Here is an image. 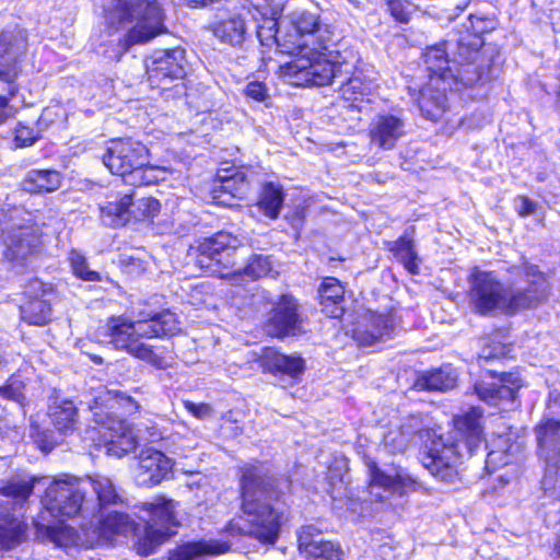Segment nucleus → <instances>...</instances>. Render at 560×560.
Segmentation results:
<instances>
[{"label": "nucleus", "instance_id": "obj_1", "mask_svg": "<svg viewBox=\"0 0 560 560\" xmlns=\"http://www.w3.org/2000/svg\"><path fill=\"white\" fill-rule=\"evenodd\" d=\"M241 510L249 524V534L261 544L275 545L287 521L278 480L258 465H245L240 478Z\"/></svg>", "mask_w": 560, "mask_h": 560}, {"label": "nucleus", "instance_id": "obj_2", "mask_svg": "<svg viewBox=\"0 0 560 560\" xmlns=\"http://www.w3.org/2000/svg\"><path fill=\"white\" fill-rule=\"evenodd\" d=\"M409 434L411 442L417 445L424 443L427 454L422 458L423 466L435 478L453 483L459 477L460 456L458 444L444 439L439 429L433 427L432 418L423 412H413L401 419L399 425Z\"/></svg>", "mask_w": 560, "mask_h": 560}, {"label": "nucleus", "instance_id": "obj_3", "mask_svg": "<svg viewBox=\"0 0 560 560\" xmlns=\"http://www.w3.org/2000/svg\"><path fill=\"white\" fill-rule=\"evenodd\" d=\"M453 77L464 85L485 82L500 74V52L492 46H485L481 36L468 32L455 39H448Z\"/></svg>", "mask_w": 560, "mask_h": 560}, {"label": "nucleus", "instance_id": "obj_4", "mask_svg": "<svg viewBox=\"0 0 560 560\" xmlns=\"http://www.w3.org/2000/svg\"><path fill=\"white\" fill-rule=\"evenodd\" d=\"M102 161L112 174L136 187L156 184L165 176L164 168L149 163L148 148L131 138L110 140Z\"/></svg>", "mask_w": 560, "mask_h": 560}, {"label": "nucleus", "instance_id": "obj_5", "mask_svg": "<svg viewBox=\"0 0 560 560\" xmlns=\"http://www.w3.org/2000/svg\"><path fill=\"white\" fill-rule=\"evenodd\" d=\"M105 18L109 26L116 30L136 21V25L125 36L126 50L136 44H145L166 31L158 0H109Z\"/></svg>", "mask_w": 560, "mask_h": 560}, {"label": "nucleus", "instance_id": "obj_6", "mask_svg": "<svg viewBox=\"0 0 560 560\" xmlns=\"http://www.w3.org/2000/svg\"><path fill=\"white\" fill-rule=\"evenodd\" d=\"M332 51L305 49L298 59L287 63L285 75L295 85L324 86L334 84L340 77L350 74L353 66L346 62L339 50L331 46Z\"/></svg>", "mask_w": 560, "mask_h": 560}, {"label": "nucleus", "instance_id": "obj_7", "mask_svg": "<svg viewBox=\"0 0 560 560\" xmlns=\"http://www.w3.org/2000/svg\"><path fill=\"white\" fill-rule=\"evenodd\" d=\"M291 30L287 32L282 52L301 54L305 49L331 50L336 46L334 34L327 25H320L319 16L304 8H298L289 14Z\"/></svg>", "mask_w": 560, "mask_h": 560}, {"label": "nucleus", "instance_id": "obj_8", "mask_svg": "<svg viewBox=\"0 0 560 560\" xmlns=\"http://www.w3.org/2000/svg\"><path fill=\"white\" fill-rule=\"evenodd\" d=\"M85 494L82 479L55 480L46 489L44 504L54 517L96 516V506H90Z\"/></svg>", "mask_w": 560, "mask_h": 560}, {"label": "nucleus", "instance_id": "obj_9", "mask_svg": "<svg viewBox=\"0 0 560 560\" xmlns=\"http://www.w3.org/2000/svg\"><path fill=\"white\" fill-rule=\"evenodd\" d=\"M175 505L174 501L165 498H156L153 502L144 504L145 511L149 513V520L143 535L136 544L139 555L149 556L153 553L160 545L174 535L172 526L176 525Z\"/></svg>", "mask_w": 560, "mask_h": 560}, {"label": "nucleus", "instance_id": "obj_10", "mask_svg": "<svg viewBox=\"0 0 560 560\" xmlns=\"http://www.w3.org/2000/svg\"><path fill=\"white\" fill-rule=\"evenodd\" d=\"M28 47L27 33L21 28L0 32V82L7 84V93L14 96L19 89L15 83L21 73Z\"/></svg>", "mask_w": 560, "mask_h": 560}, {"label": "nucleus", "instance_id": "obj_11", "mask_svg": "<svg viewBox=\"0 0 560 560\" xmlns=\"http://www.w3.org/2000/svg\"><path fill=\"white\" fill-rule=\"evenodd\" d=\"M469 299L472 307L480 314L510 310V291L503 283L487 271L476 270L470 277Z\"/></svg>", "mask_w": 560, "mask_h": 560}, {"label": "nucleus", "instance_id": "obj_12", "mask_svg": "<svg viewBox=\"0 0 560 560\" xmlns=\"http://www.w3.org/2000/svg\"><path fill=\"white\" fill-rule=\"evenodd\" d=\"M514 269L524 277V287L510 290V310L516 312L542 304L549 295V283L537 266L524 264Z\"/></svg>", "mask_w": 560, "mask_h": 560}, {"label": "nucleus", "instance_id": "obj_13", "mask_svg": "<svg viewBox=\"0 0 560 560\" xmlns=\"http://www.w3.org/2000/svg\"><path fill=\"white\" fill-rule=\"evenodd\" d=\"M300 304L291 294H282L267 314L264 329L268 336L284 338L301 332Z\"/></svg>", "mask_w": 560, "mask_h": 560}, {"label": "nucleus", "instance_id": "obj_14", "mask_svg": "<svg viewBox=\"0 0 560 560\" xmlns=\"http://www.w3.org/2000/svg\"><path fill=\"white\" fill-rule=\"evenodd\" d=\"M185 50L174 48L154 51L147 61V74L152 88L166 90V83L185 77Z\"/></svg>", "mask_w": 560, "mask_h": 560}, {"label": "nucleus", "instance_id": "obj_15", "mask_svg": "<svg viewBox=\"0 0 560 560\" xmlns=\"http://www.w3.org/2000/svg\"><path fill=\"white\" fill-rule=\"evenodd\" d=\"M100 434L104 439L105 452L109 456L120 458L136 450L138 439L133 428L122 419L112 416L96 420Z\"/></svg>", "mask_w": 560, "mask_h": 560}, {"label": "nucleus", "instance_id": "obj_16", "mask_svg": "<svg viewBox=\"0 0 560 560\" xmlns=\"http://www.w3.org/2000/svg\"><path fill=\"white\" fill-rule=\"evenodd\" d=\"M371 500L386 502L392 495H404L413 489L416 481L404 470H395L394 474L385 472L375 463L369 465Z\"/></svg>", "mask_w": 560, "mask_h": 560}, {"label": "nucleus", "instance_id": "obj_17", "mask_svg": "<svg viewBox=\"0 0 560 560\" xmlns=\"http://www.w3.org/2000/svg\"><path fill=\"white\" fill-rule=\"evenodd\" d=\"M241 241L228 232H218L199 245V262L210 268L213 266L231 268L236 262V252Z\"/></svg>", "mask_w": 560, "mask_h": 560}, {"label": "nucleus", "instance_id": "obj_18", "mask_svg": "<svg viewBox=\"0 0 560 560\" xmlns=\"http://www.w3.org/2000/svg\"><path fill=\"white\" fill-rule=\"evenodd\" d=\"M4 256L11 261H21L38 250L40 235L34 226H11L3 231Z\"/></svg>", "mask_w": 560, "mask_h": 560}, {"label": "nucleus", "instance_id": "obj_19", "mask_svg": "<svg viewBox=\"0 0 560 560\" xmlns=\"http://www.w3.org/2000/svg\"><path fill=\"white\" fill-rule=\"evenodd\" d=\"M249 190V180L244 172L222 170L212 187V198L217 203L231 207L233 199H243Z\"/></svg>", "mask_w": 560, "mask_h": 560}, {"label": "nucleus", "instance_id": "obj_20", "mask_svg": "<svg viewBox=\"0 0 560 560\" xmlns=\"http://www.w3.org/2000/svg\"><path fill=\"white\" fill-rule=\"evenodd\" d=\"M133 323L139 340L173 336L180 330L176 314L170 310L149 313L148 315L140 314Z\"/></svg>", "mask_w": 560, "mask_h": 560}, {"label": "nucleus", "instance_id": "obj_21", "mask_svg": "<svg viewBox=\"0 0 560 560\" xmlns=\"http://www.w3.org/2000/svg\"><path fill=\"white\" fill-rule=\"evenodd\" d=\"M47 415L55 429L62 434L72 433L79 423V410L73 400L57 389L48 396Z\"/></svg>", "mask_w": 560, "mask_h": 560}, {"label": "nucleus", "instance_id": "obj_22", "mask_svg": "<svg viewBox=\"0 0 560 560\" xmlns=\"http://www.w3.org/2000/svg\"><path fill=\"white\" fill-rule=\"evenodd\" d=\"M172 462L154 448L143 450L138 458L137 479L140 485L152 487L160 483L171 471Z\"/></svg>", "mask_w": 560, "mask_h": 560}, {"label": "nucleus", "instance_id": "obj_23", "mask_svg": "<svg viewBox=\"0 0 560 560\" xmlns=\"http://www.w3.org/2000/svg\"><path fill=\"white\" fill-rule=\"evenodd\" d=\"M405 121L396 115H377L370 125L371 143L383 150H390L405 136Z\"/></svg>", "mask_w": 560, "mask_h": 560}, {"label": "nucleus", "instance_id": "obj_24", "mask_svg": "<svg viewBox=\"0 0 560 560\" xmlns=\"http://www.w3.org/2000/svg\"><path fill=\"white\" fill-rule=\"evenodd\" d=\"M521 387L518 377L511 373H502L497 382H480L475 390L480 399L497 405L500 401H514Z\"/></svg>", "mask_w": 560, "mask_h": 560}, {"label": "nucleus", "instance_id": "obj_25", "mask_svg": "<svg viewBox=\"0 0 560 560\" xmlns=\"http://www.w3.org/2000/svg\"><path fill=\"white\" fill-rule=\"evenodd\" d=\"M394 330V318L369 312L353 330V337L362 346H371Z\"/></svg>", "mask_w": 560, "mask_h": 560}, {"label": "nucleus", "instance_id": "obj_26", "mask_svg": "<svg viewBox=\"0 0 560 560\" xmlns=\"http://www.w3.org/2000/svg\"><path fill=\"white\" fill-rule=\"evenodd\" d=\"M538 454L551 468L560 463V421L547 420L536 428Z\"/></svg>", "mask_w": 560, "mask_h": 560}, {"label": "nucleus", "instance_id": "obj_27", "mask_svg": "<svg viewBox=\"0 0 560 560\" xmlns=\"http://www.w3.org/2000/svg\"><path fill=\"white\" fill-rule=\"evenodd\" d=\"M108 342L117 350H122L132 355V350L141 343L136 335L133 320L125 317H112L106 324Z\"/></svg>", "mask_w": 560, "mask_h": 560}, {"label": "nucleus", "instance_id": "obj_28", "mask_svg": "<svg viewBox=\"0 0 560 560\" xmlns=\"http://www.w3.org/2000/svg\"><path fill=\"white\" fill-rule=\"evenodd\" d=\"M345 290L340 281L336 278H326L319 289L318 299L322 305V312L331 318H338L343 314Z\"/></svg>", "mask_w": 560, "mask_h": 560}, {"label": "nucleus", "instance_id": "obj_29", "mask_svg": "<svg viewBox=\"0 0 560 560\" xmlns=\"http://www.w3.org/2000/svg\"><path fill=\"white\" fill-rule=\"evenodd\" d=\"M92 517L96 518L95 532L105 539L110 538L113 535L127 536L136 530V523L129 515L121 512L114 511L104 517L98 516V514Z\"/></svg>", "mask_w": 560, "mask_h": 560}, {"label": "nucleus", "instance_id": "obj_30", "mask_svg": "<svg viewBox=\"0 0 560 560\" xmlns=\"http://www.w3.org/2000/svg\"><path fill=\"white\" fill-rule=\"evenodd\" d=\"M417 102L422 116L433 121L439 120L447 107V96L444 91L431 84L419 91Z\"/></svg>", "mask_w": 560, "mask_h": 560}, {"label": "nucleus", "instance_id": "obj_31", "mask_svg": "<svg viewBox=\"0 0 560 560\" xmlns=\"http://www.w3.org/2000/svg\"><path fill=\"white\" fill-rule=\"evenodd\" d=\"M411 233L406 231L396 241L388 243V250L393 253L394 257L400 261L404 267L412 275L419 273L420 258L416 250V244L411 236L415 229L410 228Z\"/></svg>", "mask_w": 560, "mask_h": 560}, {"label": "nucleus", "instance_id": "obj_32", "mask_svg": "<svg viewBox=\"0 0 560 560\" xmlns=\"http://www.w3.org/2000/svg\"><path fill=\"white\" fill-rule=\"evenodd\" d=\"M25 533V525L19 516L11 514L9 509L0 505V547L13 549L21 544Z\"/></svg>", "mask_w": 560, "mask_h": 560}, {"label": "nucleus", "instance_id": "obj_33", "mask_svg": "<svg viewBox=\"0 0 560 560\" xmlns=\"http://www.w3.org/2000/svg\"><path fill=\"white\" fill-rule=\"evenodd\" d=\"M214 36L231 46H241L247 36L244 19L236 14L217 22L213 26Z\"/></svg>", "mask_w": 560, "mask_h": 560}, {"label": "nucleus", "instance_id": "obj_34", "mask_svg": "<svg viewBox=\"0 0 560 560\" xmlns=\"http://www.w3.org/2000/svg\"><path fill=\"white\" fill-rule=\"evenodd\" d=\"M85 485V491L92 489L96 495L97 502L90 501V506H96V514L102 511L107 504H116L120 497L117 493L116 487L113 481L102 475H95L93 477H86L82 479Z\"/></svg>", "mask_w": 560, "mask_h": 560}, {"label": "nucleus", "instance_id": "obj_35", "mask_svg": "<svg viewBox=\"0 0 560 560\" xmlns=\"http://www.w3.org/2000/svg\"><path fill=\"white\" fill-rule=\"evenodd\" d=\"M131 195L125 194L119 199L100 205V219L109 228L124 226L130 220Z\"/></svg>", "mask_w": 560, "mask_h": 560}, {"label": "nucleus", "instance_id": "obj_36", "mask_svg": "<svg viewBox=\"0 0 560 560\" xmlns=\"http://www.w3.org/2000/svg\"><path fill=\"white\" fill-rule=\"evenodd\" d=\"M451 51L445 43L428 47L423 54V60L429 72L438 75L439 79L446 78L447 73L453 77L454 68L450 57Z\"/></svg>", "mask_w": 560, "mask_h": 560}, {"label": "nucleus", "instance_id": "obj_37", "mask_svg": "<svg viewBox=\"0 0 560 560\" xmlns=\"http://www.w3.org/2000/svg\"><path fill=\"white\" fill-rule=\"evenodd\" d=\"M61 174L55 170H31L23 179V189L30 192H50L61 185Z\"/></svg>", "mask_w": 560, "mask_h": 560}, {"label": "nucleus", "instance_id": "obj_38", "mask_svg": "<svg viewBox=\"0 0 560 560\" xmlns=\"http://www.w3.org/2000/svg\"><path fill=\"white\" fill-rule=\"evenodd\" d=\"M38 478L12 477L0 488V494L12 499L14 509H23L30 495L33 493L35 482Z\"/></svg>", "mask_w": 560, "mask_h": 560}, {"label": "nucleus", "instance_id": "obj_39", "mask_svg": "<svg viewBox=\"0 0 560 560\" xmlns=\"http://www.w3.org/2000/svg\"><path fill=\"white\" fill-rule=\"evenodd\" d=\"M479 420L480 413L476 409L465 415L457 416L454 419L455 430L466 439V445L470 451L477 447L482 441V430Z\"/></svg>", "mask_w": 560, "mask_h": 560}, {"label": "nucleus", "instance_id": "obj_40", "mask_svg": "<svg viewBox=\"0 0 560 560\" xmlns=\"http://www.w3.org/2000/svg\"><path fill=\"white\" fill-rule=\"evenodd\" d=\"M228 550L225 544L214 541H197L178 547L174 550L168 560H198L205 555H221Z\"/></svg>", "mask_w": 560, "mask_h": 560}, {"label": "nucleus", "instance_id": "obj_41", "mask_svg": "<svg viewBox=\"0 0 560 560\" xmlns=\"http://www.w3.org/2000/svg\"><path fill=\"white\" fill-rule=\"evenodd\" d=\"M283 199L282 187L269 182L262 185L257 206L265 215L270 219H277L282 208Z\"/></svg>", "mask_w": 560, "mask_h": 560}, {"label": "nucleus", "instance_id": "obj_42", "mask_svg": "<svg viewBox=\"0 0 560 560\" xmlns=\"http://www.w3.org/2000/svg\"><path fill=\"white\" fill-rule=\"evenodd\" d=\"M455 382L456 380L451 371L439 369L419 376L415 383V387L419 390L446 392L454 387Z\"/></svg>", "mask_w": 560, "mask_h": 560}, {"label": "nucleus", "instance_id": "obj_43", "mask_svg": "<svg viewBox=\"0 0 560 560\" xmlns=\"http://www.w3.org/2000/svg\"><path fill=\"white\" fill-rule=\"evenodd\" d=\"M256 35L260 44L266 47L276 45L282 51V44L287 32L280 30V24L277 19L271 16H264L256 26Z\"/></svg>", "mask_w": 560, "mask_h": 560}, {"label": "nucleus", "instance_id": "obj_44", "mask_svg": "<svg viewBox=\"0 0 560 560\" xmlns=\"http://www.w3.org/2000/svg\"><path fill=\"white\" fill-rule=\"evenodd\" d=\"M51 316V307L44 299L28 300L21 306V317L30 325L44 326Z\"/></svg>", "mask_w": 560, "mask_h": 560}, {"label": "nucleus", "instance_id": "obj_45", "mask_svg": "<svg viewBox=\"0 0 560 560\" xmlns=\"http://www.w3.org/2000/svg\"><path fill=\"white\" fill-rule=\"evenodd\" d=\"M98 399L110 404V408H119L127 416H132L140 410V404L130 395L120 390H106L104 396L96 398L95 404H98Z\"/></svg>", "mask_w": 560, "mask_h": 560}, {"label": "nucleus", "instance_id": "obj_46", "mask_svg": "<svg viewBox=\"0 0 560 560\" xmlns=\"http://www.w3.org/2000/svg\"><path fill=\"white\" fill-rule=\"evenodd\" d=\"M272 261L270 256L257 254L253 255L247 265L235 273V276H245L249 280H257L270 273Z\"/></svg>", "mask_w": 560, "mask_h": 560}, {"label": "nucleus", "instance_id": "obj_47", "mask_svg": "<svg viewBox=\"0 0 560 560\" xmlns=\"http://www.w3.org/2000/svg\"><path fill=\"white\" fill-rule=\"evenodd\" d=\"M131 195L130 218L136 220H145L155 217L160 212L161 205L153 197H141L133 201L135 194Z\"/></svg>", "mask_w": 560, "mask_h": 560}, {"label": "nucleus", "instance_id": "obj_48", "mask_svg": "<svg viewBox=\"0 0 560 560\" xmlns=\"http://www.w3.org/2000/svg\"><path fill=\"white\" fill-rule=\"evenodd\" d=\"M335 83L339 84V90L343 98L349 101H358L359 97L365 94V90L368 89L361 78L353 75L352 72L350 74L343 73Z\"/></svg>", "mask_w": 560, "mask_h": 560}, {"label": "nucleus", "instance_id": "obj_49", "mask_svg": "<svg viewBox=\"0 0 560 560\" xmlns=\"http://www.w3.org/2000/svg\"><path fill=\"white\" fill-rule=\"evenodd\" d=\"M132 355L137 359L143 360L159 370H166L172 366L173 358L162 353H156L154 350L141 342L132 350Z\"/></svg>", "mask_w": 560, "mask_h": 560}, {"label": "nucleus", "instance_id": "obj_50", "mask_svg": "<svg viewBox=\"0 0 560 560\" xmlns=\"http://www.w3.org/2000/svg\"><path fill=\"white\" fill-rule=\"evenodd\" d=\"M308 551L305 552V560H343V551L340 546L330 540L320 546H312L308 542Z\"/></svg>", "mask_w": 560, "mask_h": 560}, {"label": "nucleus", "instance_id": "obj_51", "mask_svg": "<svg viewBox=\"0 0 560 560\" xmlns=\"http://www.w3.org/2000/svg\"><path fill=\"white\" fill-rule=\"evenodd\" d=\"M272 368L291 377H298L304 370V361L299 357L276 354L271 359Z\"/></svg>", "mask_w": 560, "mask_h": 560}, {"label": "nucleus", "instance_id": "obj_52", "mask_svg": "<svg viewBox=\"0 0 560 560\" xmlns=\"http://www.w3.org/2000/svg\"><path fill=\"white\" fill-rule=\"evenodd\" d=\"M69 260L73 273L84 281H100L101 276L97 271L91 270L89 264L83 255L77 250H71L69 254Z\"/></svg>", "mask_w": 560, "mask_h": 560}, {"label": "nucleus", "instance_id": "obj_53", "mask_svg": "<svg viewBox=\"0 0 560 560\" xmlns=\"http://www.w3.org/2000/svg\"><path fill=\"white\" fill-rule=\"evenodd\" d=\"M327 540L324 539L323 534L314 525H305L298 532V542L301 552L305 553L308 551V542L312 546H320Z\"/></svg>", "mask_w": 560, "mask_h": 560}, {"label": "nucleus", "instance_id": "obj_54", "mask_svg": "<svg viewBox=\"0 0 560 560\" xmlns=\"http://www.w3.org/2000/svg\"><path fill=\"white\" fill-rule=\"evenodd\" d=\"M384 445L393 453L404 452L410 445H415L409 439V434L405 433L400 427L389 430L384 435Z\"/></svg>", "mask_w": 560, "mask_h": 560}, {"label": "nucleus", "instance_id": "obj_55", "mask_svg": "<svg viewBox=\"0 0 560 560\" xmlns=\"http://www.w3.org/2000/svg\"><path fill=\"white\" fill-rule=\"evenodd\" d=\"M390 15L400 23L409 21L416 5L411 0H384Z\"/></svg>", "mask_w": 560, "mask_h": 560}, {"label": "nucleus", "instance_id": "obj_56", "mask_svg": "<svg viewBox=\"0 0 560 560\" xmlns=\"http://www.w3.org/2000/svg\"><path fill=\"white\" fill-rule=\"evenodd\" d=\"M23 389V382L20 378L12 376L8 380V383L4 386H0V396L5 399L13 400L20 406H24L26 397Z\"/></svg>", "mask_w": 560, "mask_h": 560}, {"label": "nucleus", "instance_id": "obj_57", "mask_svg": "<svg viewBox=\"0 0 560 560\" xmlns=\"http://www.w3.org/2000/svg\"><path fill=\"white\" fill-rule=\"evenodd\" d=\"M52 287L45 283L38 278H31L25 284L23 293L30 300L43 299L47 293L51 292Z\"/></svg>", "mask_w": 560, "mask_h": 560}, {"label": "nucleus", "instance_id": "obj_58", "mask_svg": "<svg viewBox=\"0 0 560 560\" xmlns=\"http://www.w3.org/2000/svg\"><path fill=\"white\" fill-rule=\"evenodd\" d=\"M30 434L34 442L39 446L42 451H50L54 447V441L51 440V433L40 429L36 423L31 424Z\"/></svg>", "mask_w": 560, "mask_h": 560}, {"label": "nucleus", "instance_id": "obj_59", "mask_svg": "<svg viewBox=\"0 0 560 560\" xmlns=\"http://www.w3.org/2000/svg\"><path fill=\"white\" fill-rule=\"evenodd\" d=\"M514 207L521 217H527L537 213L538 203L526 196H517L514 199Z\"/></svg>", "mask_w": 560, "mask_h": 560}, {"label": "nucleus", "instance_id": "obj_60", "mask_svg": "<svg viewBox=\"0 0 560 560\" xmlns=\"http://www.w3.org/2000/svg\"><path fill=\"white\" fill-rule=\"evenodd\" d=\"M469 24H470V33L481 36L482 33L488 32L493 28V22L489 19L470 14L469 15ZM466 32L469 33L467 30Z\"/></svg>", "mask_w": 560, "mask_h": 560}, {"label": "nucleus", "instance_id": "obj_61", "mask_svg": "<svg viewBox=\"0 0 560 560\" xmlns=\"http://www.w3.org/2000/svg\"><path fill=\"white\" fill-rule=\"evenodd\" d=\"M244 92L247 97L253 98L257 102L265 101L267 96V89L265 84L257 81L249 82L246 85Z\"/></svg>", "mask_w": 560, "mask_h": 560}, {"label": "nucleus", "instance_id": "obj_62", "mask_svg": "<svg viewBox=\"0 0 560 560\" xmlns=\"http://www.w3.org/2000/svg\"><path fill=\"white\" fill-rule=\"evenodd\" d=\"M36 140L34 131L27 127L20 126L16 130L15 141L19 147H30Z\"/></svg>", "mask_w": 560, "mask_h": 560}, {"label": "nucleus", "instance_id": "obj_63", "mask_svg": "<svg viewBox=\"0 0 560 560\" xmlns=\"http://www.w3.org/2000/svg\"><path fill=\"white\" fill-rule=\"evenodd\" d=\"M185 408L199 419L209 417L211 413V408L207 404H195L192 401H185Z\"/></svg>", "mask_w": 560, "mask_h": 560}, {"label": "nucleus", "instance_id": "obj_64", "mask_svg": "<svg viewBox=\"0 0 560 560\" xmlns=\"http://www.w3.org/2000/svg\"><path fill=\"white\" fill-rule=\"evenodd\" d=\"M122 264L126 268V272L128 273L139 275L145 270V262L132 256L124 258Z\"/></svg>", "mask_w": 560, "mask_h": 560}]
</instances>
